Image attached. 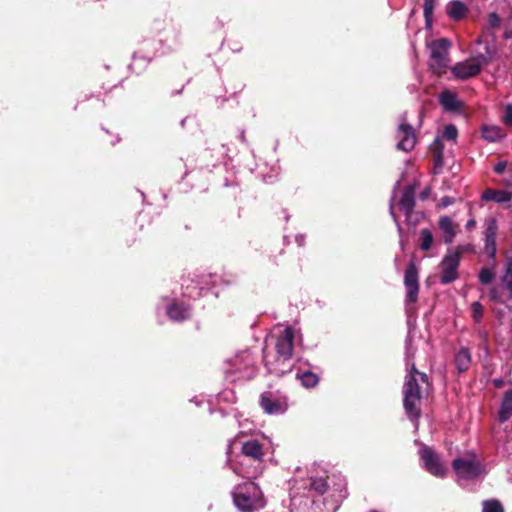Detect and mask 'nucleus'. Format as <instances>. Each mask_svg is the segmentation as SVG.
I'll list each match as a JSON object with an SVG mask.
<instances>
[{
  "label": "nucleus",
  "instance_id": "obj_21",
  "mask_svg": "<svg viewBox=\"0 0 512 512\" xmlns=\"http://www.w3.org/2000/svg\"><path fill=\"white\" fill-rule=\"evenodd\" d=\"M471 363V354L467 348H461L455 356V364L460 372L466 371Z\"/></svg>",
  "mask_w": 512,
  "mask_h": 512
},
{
  "label": "nucleus",
  "instance_id": "obj_15",
  "mask_svg": "<svg viewBox=\"0 0 512 512\" xmlns=\"http://www.w3.org/2000/svg\"><path fill=\"white\" fill-rule=\"evenodd\" d=\"M439 228L443 233V240L446 244L453 242L456 234L458 225L449 216H442L439 219Z\"/></svg>",
  "mask_w": 512,
  "mask_h": 512
},
{
  "label": "nucleus",
  "instance_id": "obj_19",
  "mask_svg": "<svg viewBox=\"0 0 512 512\" xmlns=\"http://www.w3.org/2000/svg\"><path fill=\"white\" fill-rule=\"evenodd\" d=\"M167 314L173 321H183L190 317V308L183 304L173 303L168 306Z\"/></svg>",
  "mask_w": 512,
  "mask_h": 512
},
{
  "label": "nucleus",
  "instance_id": "obj_20",
  "mask_svg": "<svg viewBox=\"0 0 512 512\" xmlns=\"http://www.w3.org/2000/svg\"><path fill=\"white\" fill-rule=\"evenodd\" d=\"M512 416V390L504 393L500 410H499V421L506 422Z\"/></svg>",
  "mask_w": 512,
  "mask_h": 512
},
{
  "label": "nucleus",
  "instance_id": "obj_8",
  "mask_svg": "<svg viewBox=\"0 0 512 512\" xmlns=\"http://www.w3.org/2000/svg\"><path fill=\"white\" fill-rule=\"evenodd\" d=\"M461 250L448 252L440 263L441 275L440 282L442 284H450L458 279V268L460 265Z\"/></svg>",
  "mask_w": 512,
  "mask_h": 512
},
{
  "label": "nucleus",
  "instance_id": "obj_14",
  "mask_svg": "<svg viewBox=\"0 0 512 512\" xmlns=\"http://www.w3.org/2000/svg\"><path fill=\"white\" fill-rule=\"evenodd\" d=\"M260 405L267 414H282L287 410V405L270 393H263L260 398Z\"/></svg>",
  "mask_w": 512,
  "mask_h": 512
},
{
  "label": "nucleus",
  "instance_id": "obj_13",
  "mask_svg": "<svg viewBox=\"0 0 512 512\" xmlns=\"http://www.w3.org/2000/svg\"><path fill=\"white\" fill-rule=\"evenodd\" d=\"M400 210L405 214L408 222L412 221V215L415 207V186L408 185L404 188L402 196L398 202Z\"/></svg>",
  "mask_w": 512,
  "mask_h": 512
},
{
  "label": "nucleus",
  "instance_id": "obj_24",
  "mask_svg": "<svg viewBox=\"0 0 512 512\" xmlns=\"http://www.w3.org/2000/svg\"><path fill=\"white\" fill-rule=\"evenodd\" d=\"M299 379L302 385L306 388H313L319 382V377L310 371H305L301 375H299Z\"/></svg>",
  "mask_w": 512,
  "mask_h": 512
},
{
  "label": "nucleus",
  "instance_id": "obj_10",
  "mask_svg": "<svg viewBox=\"0 0 512 512\" xmlns=\"http://www.w3.org/2000/svg\"><path fill=\"white\" fill-rule=\"evenodd\" d=\"M420 458L424 463L425 469L436 477H444L447 469L440 461V458L429 447H423L419 451Z\"/></svg>",
  "mask_w": 512,
  "mask_h": 512
},
{
  "label": "nucleus",
  "instance_id": "obj_29",
  "mask_svg": "<svg viewBox=\"0 0 512 512\" xmlns=\"http://www.w3.org/2000/svg\"><path fill=\"white\" fill-rule=\"evenodd\" d=\"M482 512H504V508L498 500H485L482 503Z\"/></svg>",
  "mask_w": 512,
  "mask_h": 512
},
{
  "label": "nucleus",
  "instance_id": "obj_1",
  "mask_svg": "<svg viewBox=\"0 0 512 512\" xmlns=\"http://www.w3.org/2000/svg\"><path fill=\"white\" fill-rule=\"evenodd\" d=\"M297 331L291 326L271 335L263 348V361L267 373L281 377L292 371L294 340Z\"/></svg>",
  "mask_w": 512,
  "mask_h": 512
},
{
  "label": "nucleus",
  "instance_id": "obj_22",
  "mask_svg": "<svg viewBox=\"0 0 512 512\" xmlns=\"http://www.w3.org/2000/svg\"><path fill=\"white\" fill-rule=\"evenodd\" d=\"M439 101L441 105L449 111L456 110L459 106V101L456 95L450 91H444L441 93Z\"/></svg>",
  "mask_w": 512,
  "mask_h": 512
},
{
  "label": "nucleus",
  "instance_id": "obj_40",
  "mask_svg": "<svg viewBox=\"0 0 512 512\" xmlns=\"http://www.w3.org/2000/svg\"><path fill=\"white\" fill-rule=\"evenodd\" d=\"M476 225V221L474 219H470L466 223V229H472Z\"/></svg>",
  "mask_w": 512,
  "mask_h": 512
},
{
  "label": "nucleus",
  "instance_id": "obj_7",
  "mask_svg": "<svg viewBox=\"0 0 512 512\" xmlns=\"http://www.w3.org/2000/svg\"><path fill=\"white\" fill-rule=\"evenodd\" d=\"M452 467L460 479L472 480L485 474L484 467L475 454H467L454 459Z\"/></svg>",
  "mask_w": 512,
  "mask_h": 512
},
{
  "label": "nucleus",
  "instance_id": "obj_16",
  "mask_svg": "<svg viewBox=\"0 0 512 512\" xmlns=\"http://www.w3.org/2000/svg\"><path fill=\"white\" fill-rule=\"evenodd\" d=\"M242 454L254 461L260 462L263 458L262 445L257 440H248L241 446Z\"/></svg>",
  "mask_w": 512,
  "mask_h": 512
},
{
  "label": "nucleus",
  "instance_id": "obj_17",
  "mask_svg": "<svg viewBox=\"0 0 512 512\" xmlns=\"http://www.w3.org/2000/svg\"><path fill=\"white\" fill-rule=\"evenodd\" d=\"M482 200L499 204L511 202L509 207L512 208V192L506 190L487 189L482 194Z\"/></svg>",
  "mask_w": 512,
  "mask_h": 512
},
{
  "label": "nucleus",
  "instance_id": "obj_9",
  "mask_svg": "<svg viewBox=\"0 0 512 512\" xmlns=\"http://www.w3.org/2000/svg\"><path fill=\"white\" fill-rule=\"evenodd\" d=\"M405 301L415 303L419 293V272L414 262H409L404 273Z\"/></svg>",
  "mask_w": 512,
  "mask_h": 512
},
{
  "label": "nucleus",
  "instance_id": "obj_31",
  "mask_svg": "<svg viewBox=\"0 0 512 512\" xmlns=\"http://www.w3.org/2000/svg\"><path fill=\"white\" fill-rule=\"evenodd\" d=\"M471 312H472V317L473 319L476 321V322H480L482 317H483V314H484V309H483V306L480 302H473L471 304Z\"/></svg>",
  "mask_w": 512,
  "mask_h": 512
},
{
  "label": "nucleus",
  "instance_id": "obj_2",
  "mask_svg": "<svg viewBox=\"0 0 512 512\" xmlns=\"http://www.w3.org/2000/svg\"><path fill=\"white\" fill-rule=\"evenodd\" d=\"M409 344L407 343L406 347V361L407 365H410V373L404 384V409L406 411L407 416L413 420L417 421L420 417V411L417 408V403L421 399V394L419 390V386L416 380V375L421 377L423 382L427 381V375L424 373H419L415 367V363L412 361L413 355H410Z\"/></svg>",
  "mask_w": 512,
  "mask_h": 512
},
{
  "label": "nucleus",
  "instance_id": "obj_39",
  "mask_svg": "<svg viewBox=\"0 0 512 512\" xmlns=\"http://www.w3.org/2000/svg\"><path fill=\"white\" fill-rule=\"evenodd\" d=\"M504 38L505 39H510L512 38V29L511 28H506L505 31H504Z\"/></svg>",
  "mask_w": 512,
  "mask_h": 512
},
{
  "label": "nucleus",
  "instance_id": "obj_5",
  "mask_svg": "<svg viewBox=\"0 0 512 512\" xmlns=\"http://www.w3.org/2000/svg\"><path fill=\"white\" fill-rule=\"evenodd\" d=\"M452 43L447 38L433 40L427 43L430 50L429 67L436 74H442L446 71L449 64V49Z\"/></svg>",
  "mask_w": 512,
  "mask_h": 512
},
{
  "label": "nucleus",
  "instance_id": "obj_6",
  "mask_svg": "<svg viewBox=\"0 0 512 512\" xmlns=\"http://www.w3.org/2000/svg\"><path fill=\"white\" fill-rule=\"evenodd\" d=\"M491 57V54L487 50V54H478L464 61L457 62L451 68V72L457 79H469L478 75L481 72L482 67L490 62Z\"/></svg>",
  "mask_w": 512,
  "mask_h": 512
},
{
  "label": "nucleus",
  "instance_id": "obj_3",
  "mask_svg": "<svg viewBox=\"0 0 512 512\" xmlns=\"http://www.w3.org/2000/svg\"><path fill=\"white\" fill-rule=\"evenodd\" d=\"M233 502L242 512H253L265 505L262 491L254 482H245L236 486L233 491Z\"/></svg>",
  "mask_w": 512,
  "mask_h": 512
},
{
  "label": "nucleus",
  "instance_id": "obj_32",
  "mask_svg": "<svg viewBox=\"0 0 512 512\" xmlns=\"http://www.w3.org/2000/svg\"><path fill=\"white\" fill-rule=\"evenodd\" d=\"M311 487L320 494H323L327 490V482L324 478H315L311 480Z\"/></svg>",
  "mask_w": 512,
  "mask_h": 512
},
{
  "label": "nucleus",
  "instance_id": "obj_34",
  "mask_svg": "<svg viewBox=\"0 0 512 512\" xmlns=\"http://www.w3.org/2000/svg\"><path fill=\"white\" fill-rule=\"evenodd\" d=\"M502 20L499 17V15L495 12H491L488 14V26L486 27V30L489 29H496L500 26Z\"/></svg>",
  "mask_w": 512,
  "mask_h": 512
},
{
  "label": "nucleus",
  "instance_id": "obj_18",
  "mask_svg": "<svg viewBox=\"0 0 512 512\" xmlns=\"http://www.w3.org/2000/svg\"><path fill=\"white\" fill-rule=\"evenodd\" d=\"M468 8L467 6L459 1L452 0L446 5V13L447 15L455 21H459L463 19L467 14Z\"/></svg>",
  "mask_w": 512,
  "mask_h": 512
},
{
  "label": "nucleus",
  "instance_id": "obj_27",
  "mask_svg": "<svg viewBox=\"0 0 512 512\" xmlns=\"http://www.w3.org/2000/svg\"><path fill=\"white\" fill-rule=\"evenodd\" d=\"M166 43H173L175 45L181 44L182 35L179 27L172 25L170 27L168 35L162 40Z\"/></svg>",
  "mask_w": 512,
  "mask_h": 512
},
{
  "label": "nucleus",
  "instance_id": "obj_36",
  "mask_svg": "<svg viewBox=\"0 0 512 512\" xmlns=\"http://www.w3.org/2000/svg\"><path fill=\"white\" fill-rule=\"evenodd\" d=\"M502 121L506 125L512 126V105L511 104H507L504 107V113H503V116H502Z\"/></svg>",
  "mask_w": 512,
  "mask_h": 512
},
{
  "label": "nucleus",
  "instance_id": "obj_35",
  "mask_svg": "<svg viewBox=\"0 0 512 512\" xmlns=\"http://www.w3.org/2000/svg\"><path fill=\"white\" fill-rule=\"evenodd\" d=\"M458 136L457 128L454 125H447L443 131V137L447 140H455Z\"/></svg>",
  "mask_w": 512,
  "mask_h": 512
},
{
  "label": "nucleus",
  "instance_id": "obj_12",
  "mask_svg": "<svg viewBox=\"0 0 512 512\" xmlns=\"http://www.w3.org/2000/svg\"><path fill=\"white\" fill-rule=\"evenodd\" d=\"M498 230V224L495 218H488L485 221V251L490 258H494L496 255V235Z\"/></svg>",
  "mask_w": 512,
  "mask_h": 512
},
{
  "label": "nucleus",
  "instance_id": "obj_44",
  "mask_svg": "<svg viewBox=\"0 0 512 512\" xmlns=\"http://www.w3.org/2000/svg\"><path fill=\"white\" fill-rule=\"evenodd\" d=\"M233 470H234V472H235V473H237V474H242V471H241V470H239V469H238V468H236V467H233Z\"/></svg>",
  "mask_w": 512,
  "mask_h": 512
},
{
  "label": "nucleus",
  "instance_id": "obj_26",
  "mask_svg": "<svg viewBox=\"0 0 512 512\" xmlns=\"http://www.w3.org/2000/svg\"><path fill=\"white\" fill-rule=\"evenodd\" d=\"M505 288L509 291V299L512 300V257L508 260L505 274L502 277Z\"/></svg>",
  "mask_w": 512,
  "mask_h": 512
},
{
  "label": "nucleus",
  "instance_id": "obj_25",
  "mask_svg": "<svg viewBox=\"0 0 512 512\" xmlns=\"http://www.w3.org/2000/svg\"><path fill=\"white\" fill-rule=\"evenodd\" d=\"M437 0H424L423 13L425 18L426 27L430 28L432 26V15L435 8Z\"/></svg>",
  "mask_w": 512,
  "mask_h": 512
},
{
  "label": "nucleus",
  "instance_id": "obj_28",
  "mask_svg": "<svg viewBox=\"0 0 512 512\" xmlns=\"http://www.w3.org/2000/svg\"><path fill=\"white\" fill-rule=\"evenodd\" d=\"M420 248L423 251H428L433 243V234L429 229H422L420 231Z\"/></svg>",
  "mask_w": 512,
  "mask_h": 512
},
{
  "label": "nucleus",
  "instance_id": "obj_38",
  "mask_svg": "<svg viewBox=\"0 0 512 512\" xmlns=\"http://www.w3.org/2000/svg\"><path fill=\"white\" fill-rule=\"evenodd\" d=\"M507 165V161H499L497 164L494 165L493 169L497 174H502L507 168Z\"/></svg>",
  "mask_w": 512,
  "mask_h": 512
},
{
  "label": "nucleus",
  "instance_id": "obj_41",
  "mask_svg": "<svg viewBox=\"0 0 512 512\" xmlns=\"http://www.w3.org/2000/svg\"><path fill=\"white\" fill-rule=\"evenodd\" d=\"M441 201H442V205H443L444 207H446V206H448V205L452 204V201H451V199H450L449 197H444V198H442V200H441Z\"/></svg>",
  "mask_w": 512,
  "mask_h": 512
},
{
  "label": "nucleus",
  "instance_id": "obj_23",
  "mask_svg": "<svg viewBox=\"0 0 512 512\" xmlns=\"http://www.w3.org/2000/svg\"><path fill=\"white\" fill-rule=\"evenodd\" d=\"M483 138L489 142H496L503 138L504 134L497 126H485L482 128Z\"/></svg>",
  "mask_w": 512,
  "mask_h": 512
},
{
  "label": "nucleus",
  "instance_id": "obj_37",
  "mask_svg": "<svg viewBox=\"0 0 512 512\" xmlns=\"http://www.w3.org/2000/svg\"><path fill=\"white\" fill-rule=\"evenodd\" d=\"M389 210H390V215L392 216V218H393V220H394V222H395V224L397 226L398 232L401 233L402 232V228H401V226H400V224L398 222L397 216H396V214L394 212V198H392L390 200Z\"/></svg>",
  "mask_w": 512,
  "mask_h": 512
},
{
  "label": "nucleus",
  "instance_id": "obj_11",
  "mask_svg": "<svg viewBox=\"0 0 512 512\" xmlns=\"http://www.w3.org/2000/svg\"><path fill=\"white\" fill-rule=\"evenodd\" d=\"M397 137L399 138L397 143V148L399 150L408 152L414 148L416 136L411 125L404 122L401 123L397 130Z\"/></svg>",
  "mask_w": 512,
  "mask_h": 512
},
{
  "label": "nucleus",
  "instance_id": "obj_30",
  "mask_svg": "<svg viewBox=\"0 0 512 512\" xmlns=\"http://www.w3.org/2000/svg\"><path fill=\"white\" fill-rule=\"evenodd\" d=\"M495 274L494 272L489 268H482L479 273V281L483 285H487L492 282L494 279Z\"/></svg>",
  "mask_w": 512,
  "mask_h": 512
},
{
  "label": "nucleus",
  "instance_id": "obj_33",
  "mask_svg": "<svg viewBox=\"0 0 512 512\" xmlns=\"http://www.w3.org/2000/svg\"><path fill=\"white\" fill-rule=\"evenodd\" d=\"M489 298L491 301L496 303H504L503 297H502V290L498 286H493L489 290Z\"/></svg>",
  "mask_w": 512,
  "mask_h": 512
},
{
  "label": "nucleus",
  "instance_id": "obj_4",
  "mask_svg": "<svg viewBox=\"0 0 512 512\" xmlns=\"http://www.w3.org/2000/svg\"><path fill=\"white\" fill-rule=\"evenodd\" d=\"M255 359L250 351L236 354L226 362L225 375L231 381L249 380L256 374Z\"/></svg>",
  "mask_w": 512,
  "mask_h": 512
},
{
  "label": "nucleus",
  "instance_id": "obj_43",
  "mask_svg": "<svg viewBox=\"0 0 512 512\" xmlns=\"http://www.w3.org/2000/svg\"><path fill=\"white\" fill-rule=\"evenodd\" d=\"M505 21H507V23L512 27V15L507 18Z\"/></svg>",
  "mask_w": 512,
  "mask_h": 512
},
{
  "label": "nucleus",
  "instance_id": "obj_42",
  "mask_svg": "<svg viewBox=\"0 0 512 512\" xmlns=\"http://www.w3.org/2000/svg\"><path fill=\"white\" fill-rule=\"evenodd\" d=\"M296 242L299 246H302L304 244V237L302 235L296 236Z\"/></svg>",
  "mask_w": 512,
  "mask_h": 512
}]
</instances>
